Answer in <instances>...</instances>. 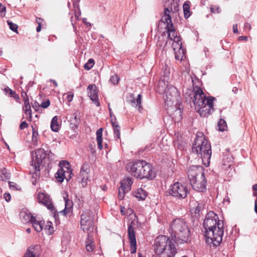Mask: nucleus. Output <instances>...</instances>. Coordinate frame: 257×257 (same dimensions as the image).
Wrapping results in <instances>:
<instances>
[{"mask_svg":"<svg viewBox=\"0 0 257 257\" xmlns=\"http://www.w3.org/2000/svg\"><path fill=\"white\" fill-rule=\"evenodd\" d=\"M133 181L132 178L126 177L124 178L123 180L121 181L120 185L124 186L126 191H130L131 189V186L133 184Z\"/></svg>","mask_w":257,"mask_h":257,"instance_id":"obj_27","label":"nucleus"},{"mask_svg":"<svg viewBox=\"0 0 257 257\" xmlns=\"http://www.w3.org/2000/svg\"><path fill=\"white\" fill-rule=\"evenodd\" d=\"M224 224L219 223L217 227L204 232L208 243H212L214 246H217L222 241V236L224 233Z\"/></svg>","mask_w":257,"mask_h":257,"instance_id":"obj_8","label":"nucleus"},{"mask_svg":"<svg viewBox=\"0 0 257 257\" xmlns=\"http://www.w3.org/2000/svg\"><path fill=\"white\" fill-rule=\"evenodd\" d=\"M102 132L103 128H99L96 133V141L97 142L98 148L101 150L102 149Z\"/></svg>","mask_w":257,"mask_h":257,"instance_id":"obj_29","label":"nucleus"},{"mask_svg":"<svg viewBox=\"0 0 257 257\" xmlns=\"http://www.w3.org/2000/svg\"><path fill=\"white\" fill-rule=\"evenodd\" d=\"M131 97L133 98L132 100H131L130 103L134 107L138 106V110L140 112L142 111L143 109V107L141 105L142 102V95L141 94H139L137 96V98L136 99L134 97V95H131Z\"/></svg>","mask_w":257,"mask_h":257,"instance_id":"obj_23","label":"nucleus"},{"mask_svg":"<svg viewBox=\"0 0 257 257\" xmlns=\"http://www.w3.org/2000/svg\"><path fill=\"white\" fill-rule=\"evenodd\" d=\"M189 93L190 97L189 102H192L195 106H205L207 98H206L203 90L198 86H195L193 90H189L186 94Z\"/></svg>","mask_w":257,"mask_h":257,"instance_id":"obj_11","label":"nucleus"},{"mask_svg":"<svg viewBox=\"0 0 257 257\" xmlns=\"http://www.w3.org/2000/svg\"><path fill=\"white\" fill-rule=\"evenodd\" d=\"M32 142H34V143H36L37 142V137L39 136L38 132V129L37 128V126H34L33 125H32Z\"/></svg>","mask_w":257,"mask_h":257,"instance_id":"obj_38","label":"nucleus"},{"mask_svg":"<svg viewBox=\"0 0 257 257\" xmlns=\"http://www.w3.org/2000/svg\"><path fill=\"white\" fill-rule=\"evenodd\" d=\"M244 27L245 29L250 30L251 29V26L248 23H245L244 24Z\"/></svg>","mask_w":257,"mask_h":257,"instance_id":"obj_58","label":"nucleus"},{"mask_svg":"<svg viewBox=\"0 0 257 257\" xmlns=\"http://www.w3.org/2000/svg\"><path fill=\"white\" fill-rule=\"evenodd\" d=\"M7 23L9 26L10 29L12 30L13 32H18V26L17 24L13 23L10 20L7 21Z\"/></svg>","mask_w":257,"mask_h":257,"instance_id":"obj_43","label":"nucleus"},{"mask_svg":"<svg viewBox=\"0 0 257 257\" xmlns=\"http://www.w3.org/2000/svg\"><path fill=\"white\" fill-rule=\"evenodd\" d=\"M94 64V60L93 59H89L87 62L84 64V68L85 70H89L93 67Z\"/></svg>","mask_w":257,"mask_h":257,"instance_id":"obj_41","label":"nucleus"},{"mask_svg":"<svg viewBox=\"0 0 257 257\" xmlns=\"http://www.w3.org/2000/svg\"><path fill=\"white\" fill-rule=\"evenodd\" d=\"M214 100V97L212 96L209 97L207 99L205 106H195V108L201 116H207L214 111L213 101Z\"/></svg>","mask_w":257,"mask_h":257,"instance_id":"obj_16","label":"nucleus"},{"mask_svg":"<svg viewBox=\"0 0 257 257\" xmlns=\"http://www.w3.org/2000/svg\"><path fill=\"white\" fill-rule=\"evenodd\" d=\"M192 151L201 158L205 166H209L212 153L211 147L202 133L196 135L192 147Z\"/></svg>","mask_w":257,"mask_h":257,"instance_id":"obj_2","label":"nucleus"},{"mask_svg":"<svg viewBox=\"0 0 257 257\" xmlns=\"http://www.w3.org/2000/svg\"><path fill=\"white\" fill-rule=\"evenodd\" d=\"M37 199L39 203L44 204L48 209L51 211L54 210L55 208L49 198V196L47 194L43 193H39Z\"/></svg>","mask_w":257,"mask_h":257,"instance_id":"obj_18","label":"nucleus"},{"mask_svg":"<svg viewBox=\"0 0 257 257\" xmlns=\"http://www.w3.org/2000/svg\"><path fill=\"white\" fill-rule=\"evenodd\" d=\"M11 178L10 173H9L5 168L0 170V180L3 181H7Z\"/></svg>","mask_w":257,"mask_h":257,"instance_id":"obj_31","label":"nucleus"},{"mask_svg":"<svg viewBox=\"0 0 257 257\" xmlns=\"http://www.w3.org/2000/svg\"><path fill=\"white\" fill-rule=\"evenodd\" d=\"M210 11L213 13L219 14L221 12V9L219 7L214 6L211 7Z\"/></svg>","mask_w":257,"mask_h":257,"instance_id":"obj_46","label":"nucleus"},{"mask_svg":"<svg viewBox=\"0 0 257 257\" xmlns=\"http://www.w3.org/2000/svg\"><path fill=\"white\" fill-rule=\"evenodd\" d=\"M81 178V185L83 187H85L87 185V181H88V176L79 175Z\"/></svg>","mask_w":257,"mask_h":257,"instance_id":"obj_44","label":"nucleus"},{"mask_svg":"<svg viewBox=\"0 0 257 257\" xmlns=\"http://www.w3.org/2000/svg\"><path fill=\"white\" fill-rule=\"evenodd\" d=\"M238 88L236 87H234L232 89V91L235 93L236 94L238 92Z\"/></svg>","mask_w":257,"mask_h":257,"instance_id":"obj_62","label":"nucleus"},{"mask_svg":"<svg viewBox=\"0 0 257 257\" xmlns=\"http://www.w3.org/2000/svg\"><path fill=\"white\" fill-rule=\"evenodd\" d=\"M134 195L136 198H139L140 200H144L145 199L147 194L145 191L140 188L135 192Z\"/></svg>","mask_w":257,"mask_h":257,"instance_id":"obj_34","label":"nucleus"},{"mask_svg":"<svg viewBox=\"0 0 257 257\" xmlns=\"http://www.w3.org/2000/svg\"><path fill=\"white\" fill-rule=\"evenodd\" d=\"M3 90L6 95L14 98L17 102H18L19 100L20 99V97L15 91L10 89L8 86L5 87Z\"/></svg>","mask_w":257,"mask_h":257,"instance_id":"obj_28","label":"nucleus"},{"mask_svg":"<svg viewBox=\"0 0 257 257\" xmlns=\"http://www.w3.org/2000/svg\"><path fill=\"white\" fill-rule=\"evenodd\" d=\"M87 89L89 91L88 94L90 99L97 106H99L100 103L98 100V98L97 94L96 86L94 84L89 85L87 87Z\"/></svg>","mask_w":257,"mask_h":257,"instance_id":"obj_21","label":"nucleus"},{"mask_svg":"<svg viewBox=\"0 0 257 257\" xmlns=\"http://www.w3.org/2000/svg\"><path fill=\"white\" fill-rule=\"evenodd\" d=\"M252 189L253 191H257V184H254L252 186Z\"/></svg>","mask_w":257,"mask_h":257,"instance_id":"obj_64","label":"nucleus"},{"mask_svg":"<svg viewBox=\"0 0 257 257\" xmlns=\"http://www.w3.org/2000/svg\"><path fill=\"white\" fill-rule=\"evenodd\" d=\"M219 223L224 224L223 221L219 220L216 214L213 211L209 212L206 214L203 224L204 232L213 229L215 230V228L218 227Z\"/></svg>","mask_w":257,"mask_h":257,"instance_id":"obj_14","label":"nucleus"},{"mask_svg":"<svg viewBox=\"0 0 257 257\" xmlns=\"http://www.w3.org/2000/svg\"><path fill=\"white\" fill-rule=\"evenodd\" d=\"M34 227V228L37 232H40L42 229L44 224V221H37L35 217L33 221L31 222Z\"/></svg>","mask_w":257,"mask_h":257,"instance_id":"obj_30","label":"nucleus"},{"mask_svg":"<svg viewBox=\"0 0 257 257\" xmlns=\"http://www.w3.org/2000/svg\"><path fill=\"white\" fill-rule=\"evenodd\" d=\"M171 235L177 243H187L190 237V231L186 222L183 219L176 218L170 223Z\"/></svg>","mask_w":257,"mask_h":257,"instance_id":"obj_3","label":"nucleus"},{"mask_svg":"<svg viewBox=\"0 0 257 257\" xmlns=\"http://www.w3.org/2000/svg\"><path fill=\"white\" fill-rule=\"evenodd\" d=\"M188 177L192 188L198 192H204L206 190V180L203 167L200 166H190L187 172Z\"/></svg>","mask_w":257,"mask_h":257,"instance_id":"obj_4","label":"nucleus"},{"mask_svg":"<svg viewBox=\"0 0 257 257\" xmlns=\"http://www.w3.org/2000/svg\"><path fill=\"white\" fill-rule=\"evenodd\" d=\"M46 157V152L42 148L37 149L35 154H33L32 159L31 162V170L34 171V175H35L36 177L40 176V167Z\"/></svg>","mask_w":257,"mask_h":257,"instance_id":"obj_9","label":"nucleus"},{"mask_svg":"<svg viewBox=\"0 0 257 257\" xmlns=\"http://www.w3.org/2000/svg\"><path fill=\"white\" fill-rule=\"evenodd\" d=\"M218 126L219 128V130L220 131H224L225 130L227 124L225 121L224 119H220L218 123Z\"/></svg>","mask_w":257,"mask_h":257,"instance_id":"obj_40","label":"nucleus"},{"mask_svg":"<svg viewBox=\"0 0 257 257\" xmlns=\"http://www.w3.org/2000/svg\"><path fill=\"white\" fill-rule=\"evenodd\" d=\"M50 102L49 100L47 99L46 101H44L41 103V106L42 108H46L50 105Z\"/></svg>","mask_w":257,"mask_h":257,"instance_id":"obj_47","label":"nucleus"},{"mask_svg":"<svg viewBox=\"0 0 257 257\" xmlns=\"http://www.w3.org/2000/svg\"><path fill=\"white\" fill-rule=\"evenodd\" d=\"M119 80V77L117 75H114L111 76L110 78V82L113 84H117Z\"/></svg>","mask_w":257,"mask_h":257,"instance_id":"obj_45","label":"nucleus"},{"mask_svg":"<svg viewBox=\"0 0 257 257\" xmlns=\"http://www.w3.org/2000/svg\"><path fill=\"white\" fill-rule=\"evenodd\" d=\"M125 190V188L124 186L120 185L118 188V197L120 200L122 199L124 197L125 193L128 192Z\"/></svg>","mask_w":257,"mask_h":257,"instance_id":"obj_37","label":"nucleus"},{"mask_svg":"<svg viewBox=\"0 0 257 257\" xmlns=\"http://www.w3.org/2000/svg\"><path fill=\"white\" fill-rule=\"evenodd\" d=\"M43 21V20L40 18L37 17L36 19V22L38 25H41V24Z\"/></svg>","mask_w":257,"mask_h":257,"instance_id":"obj_55","label":"nucleus"},{"mask_svg":"<svg viewBox=\"0 0 257 257\" xmlns=\"http://www.w3.org/2000/svg\"><path fill=\"white\" fill-rule=\"evenodd\" d=\"M21 96L23 98V99L28 97L27 93L25 91H23L21 93Z\"/></svg>","mask_w":257,"mask_h":257,"instance_id":"obj_59","label":"nucleus"},{"mask_svg":"<svg viewBox=\"0 0 257 257\" xmlns=\"http://www.w3.org/2000/svg\"><path fill=\"white\" fill-rule=\"evenodd\" d=\"M143 171L142 179L146 178L148 180H153L156 177V172L154 170L152 165L150 163L146 162Z\"/></svg>","mask_w":257,"mask_h":257,"instance_id":"obj_19","label":"nucleus"},{"mask_svg":"<svg viewBox=\"0 0 257 257\" xmlns=\"http://www.w3.org/2000/svg\"><path fill=\"white\" fill-rule=\"evenodd\" d=\"M254 204H255V205H254V210H255V212L257 213V198L255 200Z\"/></svg>","mask_w":257,"mask_h":257,"instance_id":"obj_61","label":"nucleus"},{"mask_svg":"<svg viewBox=\"0 0 257 257\" xmlns=\"http://www.w3.org/2000/svg\"><path fill=\"white\" fill-rule=\"evenodd\" d=\"M178 10V6L176 3H171L170 10L169 8H165L164 9V15L162 17L161 22L166 24V29L168 34V37L171 40H174V42H177V45H178L179 49H181L182 44L180 42V38L177 36L175 32V27L172 22L171 16L170 15L171 11L174 12L177 11Z\"/></svg>","mask_w":257,"mask_h":257,"instance_id":"obj_6","label":"nucleus"},{"mask_svg":"<svg viewBox=\"0 0 257 257\" xmlns=\"http://www.w3.org/2000/svg\"><path fill=\"white\" fill-rule=\"evenodd\" d=\"M154 249L160 257H175L177 253L175 244L165 235L159 236L155 239Z\"/></svg>","mask_w":257,"mask_h":257,"instance_id":"obj_5","label":"nucleus"},{"mask_svg":"<svg viewBox=\"0 0 257 257\" xmlns=\"http://www.w3.org/2000/svg\"><path fill=\"white\" fill-rule=\"evenodd\" d=\"M23 99H24V105L23 107L27 108L29 106H31L30 103H29V100L28 97H26L25 98H24Z\"/></svg>","mask_w":257,"mask_h":257,"instance_id":"obj_49","label":"nucleus"},{"mask_svg":"<svg viewBox=\"0 0 257 257\" xmlns=\"http://www.w3.org/2000/svg\"><path fill=\"white\" fill-rule=\"evenodd\" d=\"M86 250L88 252L92 251L94 248V243L93 236L91 233H88L87 238L85 242Z\"/></svg>","mask_w":257,"mask_h":257,"instance_id":"obj_25","label":"nucleus"},{"mask_svg":"<svg viewBox=\"0 0 257 257\" xmlns=\"http://www.w3.org/2000/svg\"><path fill=\"white\" fill-rule=\"evenodd\" d=\"M191 206V211H193L194 209V213L195 214H199L200 211L203 208V205L202 204L198 203V202H195L194 203H192L190 205Z\"/></svg>","mask_w":257,"mask_h":257,"instance_id":"obj_32","label":"nucleus"},{"mask_svg":"<svg viewBox=\"0 0 257 257\" xmlns=\"http://www.w3.org/2000/svg\"><path fill=\"white\" fill-rule=\"evenodd\" d=\"M51 128L52 130L55 132H57L59 130V124L58 123V117L55 116L53 117L51 122Z\"/></svg>","mask_w":257,"mask_h":257,"instance_id":"obj_33","label":"nucleus"},{"mask_svg":"<svg viewBox=\"0 0 257 257\" xmlns=\"http://www.w3.org/2000/svg\"><path fill=\"white\" fill-rule=\"evenodd\" d=\"M20 216L24 223L31 222L35 218L30 213L25 211L21 212Z\"/></svg>","mask_w":257,"mask_h":257,"instance_id":"obj_26","label":"nucleus"},{"mask_svg":"<svg viewBox=\"0 0 257 257\" xmlns=\"http://www.w3.org/2000/svg\"><path fill=\"white\" fill-rule=\"evenodd\" d=\"M89 167L87 164H83L81 168L79 175L88 176Z\"/></svg>","mask_w":257,"mask_h":257,"instance_id":"obj_35","label":"nucleus"},{"mask_svg":"<svg viewBox=\"0 0 257 257\" xmlns=\"http://www.w3.org/2000/svg\"><path fill=\"white\" fill-rule=\"evenodd\" d=\"M4 198L5 199L6 201L7 202L10 201L11 199V196L10 193H5L4 194Z\"/></svg>","mask_w":257,"mask_h":257,"instance_id":"obj_51","label":"nucleus"},{"mask_svg":"<svg viewBox=\"0 0 257 257\" xmlns=\"http://www.w3.org/2000/svg\"><path fill=\"white\" fill-rule=\"evenodd\" d=\"M112 124L113 127L114 133L115 137L117 139H120V129L118 124H115L114 122H112Z\"/></svg>","mask_w":257,"mask_h":257,"instance_id":"obj_39","label":"nucleus"},{"mask_svg":"<svg viewBox=\"0 0 257 257\" xmlns=\"http://www.w3.org/2000/svg\"><path fill=\"white\" fill-rule=\"evenodd\" d=\"M28 126V124L26 122V121H24L21 122L20 125V128L21 130H24V128H27Z\"/></svg>","mask_w":257,"mask_h":257,"instance_id":"obj_50","label":"nucleus"},{"mask_svg":"<svg viewBox=\"0 0 257 257\" xmlns=\"http://www.w3.org/2000/svg\"><path fill=\"white\" fill-rule=\"evenodd\" d=\"M184 17L188 18L190 16V6L187 2H186L183 6Z\"/></svg>","mask_w":257,"mask_h":257,"instance_id":"obj_36","label":"nucleus"},{"mask_svg":"<svg viewBox=\"0 0 257 257\" xmlns=\"http://www.w3.org/2000/svg\"><path fill=\"white\" fill-rule=\"evenodd\" d=\"M73 94H69L67 95V100L68 102H71L72 99H73Z\"/></svg>","mask_w":257,"mask_h":257,"instance_id":"obj_54","label":"nucleus"},{"mask_svg":"<svg viewBox=\"0 0 257 257\" xmlns=\"http://www.w3.org/2000/svg\"><path fill=\"white\" fill-rule=\"evenodd\" d=\"M127 232L128 239L130 243V251L132 254H133L136 252L137 241L135 228L132 225H128Z\"/></svg>","mask_w":257,"mask_h":257,"instance_id":"obj_17","label":"nucleus"},{"mask_svg":"<svg viewBox=\"0 0 257 257\" xmlns=\"http://www.w3.org/2000/svg\"><path fill=\"white\" fill-rule=\"evenodd\" d=\"M23 109L25 111V113L26 115L27 118L31 121L32 119V110L31 106H29L27 108L23 107Z\"/></svg>","mask_w":257,"mask_h":257,"instance_id":"obj_42","label":"nucleus"},{"mask_svg":"<svg viewBox=\"0 0 257 257\" xmlns=\"http://www.w3.org/2000/svg\"><path fill=\"white\" fill-rule=\"evenodd\" d=\"M166 193L177 199L182 200L189 193V189L185 183L176 182L170 186Z\"/></svg>","mask_w":257,"mask_h":257,"instance_id":"obj_7","label":"nucleus"},{"mask_svg":"<svg viewBox=\"0 0 257 257\" xmlns=\"http://www.w3.org/2000/svg\"><path fill=\"white\" fill-rule=\"evenodd\" d=\"M60 168L55 174V178L59 182H62L64 178L68 181L71 178L72 170L70 168V164L66 161L60 162Z\"/></svg>","mask_w":257,"mask_h":257,"instance_id":"obj_12","label":"nucleus"},{"mask_svg":"<svg viewBox=\"0 0 257 257\" xmlns=\"http://www.w3.org/2000/svg\"><path fill=\"white\" fill-rule=\"evenodd\" d=\"M146 165V161L143 160H137L131 163H128L126 165V168L128 170L131 174L134 177L142 179V175L144 173L143 170L145 165Z\"/></svg>","mask_w":257,"mask_h":257,"instance_id":"obj_15","label":"nucleus"},{"mask_svg":"<svg viewBox=\"0 0 257 257\" xmlns=\"http://www.w3.org/2000/svg\"><path fill=\"white\" fill-rule=\"evenodd\" d=\"M9 185H10V187L11 189L14 188V189H16V190H18L19 189L18 188V187H17L18 185L16 184H15V183H14L13 182H9Z\"/></svg>","mask_w":257,"mask_h":257,"instance_id":"obj_53","label":"nucleus"},{"mask_svg":"<svg viewBox=\"0 0 257 257\" xmlns=\"http://www.w3.org/2000/svg\"><path fill=\"white\" fill-rule=\"evenodd\" d=\"M164 75L167 77L170 74L169 68L167 65L164 67Z\"/></svg>","mask_w":257,"mask_h":257,"instance_id":"obj_52","label":"nucleus"},{"mask_svg":"<svg viewBox=\"0 0 257 257\" xmlns=\"http://www.w3.org/2000/svg\"><path fill=\"white\" fill-rule=\"evenodd\" d=\"M239 39L241 40L246 41V40H247V38L246 36H240L239 37Z\"/></svg>","mask_w":257,"mask_h":257,"instance_id":"obj_60","label":"nucleus"},{"mask_svg":"<svg viewBox=\"0 0 257 257\" xmlns=\"http://www.w3.org/2000/svg\"><path fill=\"white\" fill-rule=\"evenodd\" d=\"M93 216V212L90 210L83 212L81 216V227L84 231H89V233L93 231L94 227Z\"/></svg>","mask_w":257,"mask_h":257,"instance_id":"obj_13","label":"nucleus"},{"mask_svg":"<svg viewBox=\"0 0 257 257\" xmlns=\"http://www.w3.org/2000/svg\"><path fill=\"white\" fill-rule=\"evenodd\" d=\"M175 50H176V49L174 48V50L175 51V59L177 60H181L182 59L183 56L181 55V54L180 52L178 54V53L175 52Z\"/></svg>","mask_w":257,"mask_h":257,"instance_id":"obj_48","label":"nucleus"},{"mask_svg":"<svg viewBox=\"0 0 257 257\" xmlns=\"http://www.w3.org/2000/svg\"><path fill=\"white\" fill-rule=\"evenodd\" d=\"M6 9V7L4 6H3L2 4H0V12L2 13L5 12Z\"/></svg>","mask_w":257,"mask_h":257,"instance_id":"obj_56","label":"nucleus"},{"mask_svg":"<svg viewBox=\"0 0 257 257\" xmlns=\"http://www.w3.org/2000/svg\"><path fill=\"white\" fill-rule=\"evenodd\" d=\"M158 91L160 93L165 94L164 99L165 104L167 106V109L170 112H174L179 115L178 120L182 119L181 110L180 107L181 98L177 88L171 85L166 86L165 81H160L158 83Z\"/></svg>","mask_w":257,"mask_h":257,"instance_id":"obj_1","label":"nucleus"},{"mask_svg":"<svg viewBox=\"0 0 257 257\" xmlns=\"http://www.w3.org/2000/svg\"><path fill=\"white\" fill-rule=\"evenodd\" d=\"M41 254V246L39 245H32L29 247L24 257H39Z\"/></svg>","mask_w":257,"mask_h":257,"instance_id":"obj_20","label":"nucleus"},{"mask_svg":"<svg viewBox=\"0 0 257 257\" xmlns=\"http://www.w3.org/2000/svg\"><path fill=\"white\" fill-rule=\"evenodd\" d=\"M69 121L70 123V125H72V127L73 126L77 127L81 121L79 112L76 111L74 113L72 114Z\"/></svg>","mask_w":257,"mask_h":257,"instance_id":"obj_22","label":"nucleus"},{"mask_svg":"<svg viewBox=\"0 0 257 257\" xmlns=\"http://www.w3.org/2000/svg\"><path fill=\"white\" fill-rule=\"evenodd\" d=\"M233 32L234 33H238V30H237V25L235 24L233 26Z\"/></svg>","mask_w":257,"mask_h":257,"instance_id":"obj_57","label":"nucleus"},{"mask_svg":"<svg viewBox=\"0 0 257 257\" xmlns=\"http://www.w3.org/2000/svg\"><path fill=\"white\" fill-rule=\"evenodd\" d=\"M41 30V25H38V27L36 28V31L37 32H40Z\"/></svg>","mask_w":257,"mask_h":257,"instance_id":"obj_63","label":"nucleus"},{"mask_svg":"<svg viewBox=\"0 0 257 257\" xmlns=\"http://www.w3.org/2000/svg\"><path fill=\"white\" fill-rule=\"evenodd\" d=\"M68 195L67 194L66 196L64 197L65 203V207L64 210L61 211L64 215L69 213L72 210L73 203L72 202L68 199Z\"/></svg>","mask_w":257,"mask_h":257,"instance_id":"obj_24","label":"nucleus"},{"mask_svg":"<svg viewBox=\"0 0 257 257\" xmlns=\"http://www.w3.org/2000/svg\"><path fill=\"white\" fill-rule=\"evenodd\" d=\"M46 157V152L42 148L37 149L35 154H33L32 159L31 162V170L34 171V175H35L36 177L40 176V167Z\"/></svg>","mask_w":257,"mask_h":257,"instance_id":"obj_10","label":"nucleus"}]
</instances>
